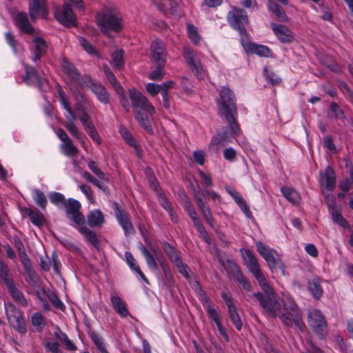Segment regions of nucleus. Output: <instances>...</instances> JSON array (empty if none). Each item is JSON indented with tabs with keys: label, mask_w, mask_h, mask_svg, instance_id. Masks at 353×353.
Returning <instances> with one entry per match:
<instances>
[{
	"label": "nucleus",
	"mask_w": 353,
	"mask_h": 353,
	"mask_svg": "<svg viewBox=\"0 0 353 353\" xmlns=\"http://www.w3.org/2000/svg\"><path fill=\"white\" fill-rule=\"evenodd\" d=\"M266 263L273 274H285V265L276 251L266 248Z\"/></svg>",
	"instance_id": "15"
},
{
	"label": "nucleus",
	"mask_w": 353,
	"mask_h": 353,
	"mask_svg": "<svg viewBox=\"0 0 353 353\" xmlns=\"http://www.w3.org/2000/svg\"><path fill=\"white\" fill-rule=\"evenodd\" d=\"M103 71L108 81L112 84L115 90L119 94L123 91L120 83L117 80L113 72L110 70L107 65H103Z\"/></svg>",
	"instance_id": "39"
},
{
	"label": "nucleus",
	"mask_w": 353,
	"mask_h": 353,
	"mask_svg": "<svg viewBox=\"0 0 353 353\" xmlns=\"http://www.w3.org/2000/svg\"><path fill=\"white\" fill-rule=\"evenodd\" d=\"M129 97L134 109L140 108L150 114L155 113V109L152 103L140 92L134 89L130 90Z\"/></svg>",
	"instance_id": "11"
},
{
	"label": "nucleus",
	"mask_w": 353,
	"mask_h": 353,
	"mask_svg": "<svg viewBox=\"0 0 353 353\" xmlns=\"http://www.w3.org/2000/svg\"><path fill=\"white\" fill-rule=\"evenodd\" d=\"M332 216L334 223L339 224L343 228H347L349 226L348 222L338 211L334 210L332 211Z\"/></svg>",
	"instance_id": "57"
},
{
	"label": "nucleus",
	"mask_w": 353,
	"mask_h": 353,
	"mask_svg": "<svg viewBox=\"0 0 353 353\" xmlns=\"http://www.w3.org/2000/svg\"><path fill=\"white\" fill-rule=\"evenodd\" d=\"M186 26L187 33L189 39L192 41V42L194 44L197 45L201 40V37L199 34L197 28L194 25L188 23L186 24Z\"/></svg>",
	"instance_id": "48"
},
{
	"label": "nucleus",
	"mask_w": 353,
	"mask_h": 353,
	"mask_svg": "<svg viewBox=\"0 0 353 353\" xmlns=\"http://www.w3.org/2000/svg\"><path fill=\"white\" fill-rule=\"evenodd\" d=\"M83 128L94 142L98 145L101 143V139L93 123H90V124L86 125H85Z\"/></svg>",
	"instance_id": "46"
},
{
	"label": "nucleus",
	"mask_w": 353,
	"mask_h": 353,
	"mask_svg": "<svg viewBox=\"0 0 353 353\" xmlns=\"http://www.w3.org/2000/svg\"><path fill=\"white\" fill-rule=\"evenodd\" d=\"M325 188L330 191H332L335 188L336 178L334 170L328 166L325 169Z\"/></svg>",
	"instance_id": "42"
},
{
	"label": "nucleus",
	"mask_w": 353,
	"mask_h": 353,
	"mask_svg": "<svg viewBox=\"0 0 353 353\" xmlns=\"http://www.w3.org/2000/svg\"><path fill=\"white\" fill-rule=\"evenodd\" d=\"M230 268L234 281L241 285L245 290L250 291L251 290L250 283L245 277L237 264L232 263Z\"/></svg>",
	"instance_id": "28"
},
{
	"label": "nucleus",
	"mask_w": 353,
	"mask_h": 353,
	"mask_svg": "<svg viewBox=\"0 0 353 353\" xmlns=\"http://www.w3.org/2000/svg\"><path fill=\"white\" fill-rule=\"evenodd\" d=\"M80 226L79 229V232L85 236L88 241L94 247H97L99 245V240L96 233L83 225Z\"/></svg>",
	"instance_id": "36"
},
{
	"label": "nucleus",
	"mask_w": 353,
	"mask_h": 353,
	"mask_svg": "<svg viewBox=\"0 0 353 353\" xmlns=\"http://www.w3.org/2000/svg\"><path fill=\"white\" fill-rule=\"evenodd\" d=\"M59 101L62 107L66 110L68 114L65 115L66 121L64 123H76L77 117L70 106L68 97L64 91L59 88L58 90Z\"/></svg>",
	"instance_id": "24"
},
{
	"label": "nucleus",
	"mask_w": 353,
	"mask_h": 353,
	"mask_svg": "<svg viewBox=\"0 0 353 353\" xmlns=\"http://www.w3.org/2000/svg\"><path fill=\"white\" fill-rule=\"evenodd\" d=\"M124 51L122 49H117L112 53L110 64L117 70H121L124 66Z\"/></svg>",
	"instance_id": "35"
},
{
	"label": "nucleus",
	"mask_w": 353,
	"mask_h": 353,
	"mask_svg": "<svg viewBox=\"0 0 353 353\" xmlns=\"http://www.w3.org/2000/svg\"><path fill=\"white\" fill-rule=\"evenodd\" d=\"M208 316L214 321V322L216 324L221 322L220 321V314L219 312L213 308L212 305H208L207 309H205Z\"/></svg>",
	"instance_id": "62"
},
{
	"label": "nucleus",
	"mask_w": 353,
	"mask_h": 353,
	"mask_svg": "<svg viewBox=\"0 0 353 353\" xmlns=\"http://www.w3.org/2000/svg\"><path fill=\"white\" fill-rule=\"evenodd\" d=\"M79 188L85 194L87 199L90 203L94 204L95 203V199L93 195V192L91 188L87 184H81L79 185Z\"/></svg>",
	"instance_id": "54"
},
{
	"label": "nucleus",
	"mask_w": 353,
	"mask_h": 353,
	"mask_svg": "<svg viewBox=\"0 0 353 353\" xmlns=\"http://www.w3.org/2000/svg\"><path fill=\"white\" fill-rule=\"evenodd\" d=\"M90 337L92 342L101 353H108L103 344V339L98 334L92 332L90 334Z\"/></svg>",
	"instance_id": "51"
},
{
	"label": "nucleus",
	"mask_w": 353,
	"mask_h": 353,
	"mask_svg": "<svg viewBox=\"0 0 353 353\" xmlns=\"http://www.w3.org/2000/svg\"><path fill=\"white\" fill-rule=\"evenodd\" d=\"M183 54L191 70L196 77H201L203 73V67L194 50L190 47H184Z\"/></svg>",
	"instance_id": "13"
},
{
	"label": "nucleus",
	"mask_w": 353,
	"mask_h": 353,
	"mask_svg": "<svg viewBox=\"0 0 353 353\" xmlns=\"http://www.w3.org/2000/svg\"><path fill=\"white\" fill-rule=\"evenodd\" d=\"M9 271L7 264L0 259V279L3 281L6 286L14 283L13 279L9 276Z\"/></svg>",
	"instance_id": "44"
},
{
	"label": "nucleus",
	"mask_w": 353,
	"mask_h": 353,
	"mask_svg": "<svg viewBox=\"0 0 353 353\" xmlns=\"http://www.w3.org/2000/svg\"><path fill=\"white\" fill-rule=\"evenodd\" d=\"M33 45L31 48L32 52V60L36 62L43 57L47 52V44L44 39L34 35L32 39Z\"/></svg>",
	"instance_id": "22"
},
{
	"label": "nucleus",
	"mask_w": 353,
	"mask_h": 353,
	"mask_svg": "<svg viewBox=\"0 0 353 353\" xmlns=\"http://www.w3.org/2000/svg\"><path fill=\"white\" fill-rule=\"evenodd\" d=\"M221 296L227 305L229 317L231 321L236 330H241L243 326V323L237 312L236 307L234 305L232 297L226 292H221Z\"/></svg>",
	"instance_id": "14"
},
{
	"label": "nucleus",
	"mask_w": 353,
	"mask_h": 353,
	"mask_svg": "<svg viewBox=\"0 0 353 353\" xmlns=\"http://www.w3.org/2000/svg\"><path fill=\"white\" fill-rule=\"evenodd\" d=\"M90 83V89L92 92L97 96L98 100L104 104H107L110 101V96L104 86L100 83L93 82Z\"/></svg>",
	"instance_id": "29"
},
{
	"label": "nucleus",
	"mask_w": 353,
	"mask_h": 353,
	"mask_svg": "<svg viewBox=\"0 0 353 353\" xmlns=\"http://www.w3.org/2000/svg\"><path fill=\"white\" fill-rule=\"evenodd\" d=\"M309 325L320 339H324L327 332V325L325 318L319 310H314L309 314Z\"/></svg>",
	"instance_id": "9"
},
{
	"label": "nucleus",
	"mask_w": 353,
	"mask_h": 353,
	"mask_svg": "<svg viewBox=\"0 0 353 353\" xmlns=\"http://www.w3.org/2000/svg\"><path fill=\"white\" fill-rule=\"evenodd\" d=\"M241 43L247 53L255 54L260 57L265 56V46L251 42L248 34L241 38Z\"/></svg>",
	"instance_id": "25"
},
{
	"label": "nucleus",
	"mask_w": 353,
	"mask_h": 353,
	"mask_svg": "<svg viewBox=\"0 0 353 353\" xmlns=\"http://www.w3.org/2000/svg\"><path fill=\"white\" fill-rule=\"evenodd\" d=\"M23 212L30 218L34 225L37 226L43 225L44 216L37 210L31 208H24Z\"/></svg>",
	"instance_id": "33"
},
{
	"label": "nucleus",
	"mask_w": 353,
	"mask_h": 353,
	"mask_svg": "<svg viewBox=\"0 0 353 353\" xmlns=\"http://www.w3.org/2000/svg\"><path fill=\"white\" fill-rule=\"evenodd\" d=\"M139 250L144 256L146 261V263L148 265V267L153 270H157L158 269V266L154 259V256L149 252V250L143 245H141L139 246Z\"/></svg>",
	"instance_id": "40"
},
{
	"label": "nucleus",
	"mask_w": 353,
	"mask_h": 353,
	"mask_svg": "<svg viewBox=\"0 0 353 353\" xmlns=\"http://www.w3.org/2000/svg\"><path fill=\"white\" fill-rule=\"evenodd\" d=\"M49 199L50 202L54 205L61 203L64 206L65 203L67 202V200L65 199L64 195L59 192H51L49 194Z\"/></svg>",
	"instance_id": "52"
},
{
	"label": "nucleus",
	"mask_w": 353,
	"mask_h": 353,
	"mask_svg": "<svg viewBox=\"0 0 353 353\" xmlns=\"http://www.w3.org/2000/svg\"><path fill=\"white\" fill-rule=\"evenodd\" d=\"M152 57L157 65H165L166 61V53L163 43L156 40L151 44Z\"/></svg>",
	"instance_id": "21"
},
{
	"label": "nucleus",
	"mask_w": 353,
	"mask_h": 353,
	"mask_svg": "<svg viewBox=\"0 0 353 353\" xmlns=\"http://www.w3.org/2000/svg\"><path fill=\"white\" fill-rule=\"evenodd\" d=\"M111 304L116 312L121 317H126L130 315L125 303L115 292L110 295Z\"/></svg>",
	"instance_id": "26"
},
{
	"label": "nucleus",
	"mask_w": 353,
	"mask_h": 353,
	"mask_svg": "<svg viewBox=\"0 0 353 353\" xmlns=\"http://www.w3.org/2000/svg\"><path fill=\"white\" fill-rule=\"evenodd\" d=\"M63 72L67 76L69 81L74 83H81V74L76 67L67 59L63 58L61 61Z\"/></svg>",
	"instance_id": "23"
},
{
	"label": "nucleus",
	"mask_w": 353,
	"mask_h": 353,
	"mask_svg": "<svg viewBox=\"0 0 353 353\" xmlns=\"http://www.w3.org/2000/svg\"><path fill=\"white\" fill-rule=\"evenodd\" d=\"M6 287L12 299L16 303L24 307L28 306V301L26 299L23 292L18 288L14 282Z\"/></svg>",
	"instance_id": "27"
},
{
	"label": "nucleus",
	"mask_w": 353,
	"mask_h": 353,
	"mask_svg": "<svg viewBox=\"0 0 353 353\" xmlns=\"http://www.w3.org/2000/svg\"><path fill=\"white\" fill-rule=\"evenodd\" d=\"M64 208L67 217L78 225L85 224V216L80 212L81 205L79 201L74 199H68Z\"/></svg>",
	"instance_id": "8"
},
{
	"label": "nucleus",
	"mask_w": 353,
	"mask_h": 353,
	"mask_svg": "<svg viewBox=\"0 0 353 353\" xmlns=\"http://www.w3.org/2000/svg\"><path fill=\"white\" fill-rule=\"evenodd\" d=\"M63 125L67 129V130L71 134V135L74 138L79 141V142L83 146L85 144V140L86 137L83 133H81L79 130L77 126L76 125V123H64Z\"/></svg>",
	"instance_id": "38"
},
{
	"label": "nucleus",
	"mask_w": 353,
	"mask_h": 353,
	"mask_svg": "<svg viewBox=\"0 0 353 353\" xmlns=\"http://www.w3.org/2000/svg\"><path fill=\"white\" fill-rule=\"evenodd\" d=\"M88 166L89 169L99 177V179L105 182L109 181V178L100 170L97 162L90 161L88 162Z\"/></svg>",
	"instance_id": "49"
},
{
	"label": "nucleus",
	"mask_w": 353,
	"mask_h": 353,
	"mask_svg": "<svg viewBox=\"0 0 353 353\" xmlns=\"http://www.w3.org/2000/svg\"><path fill=\"white\" fill-rule=\"evenodd\" d=\"M195 228L197 230V231L199 232L201 236L203 238L204 241L207 244L210 245L211 243V239H210L208 232L206 231L205 228L203 225L202 223L201 222L200 223L196 224L195 225Z\"/></svg>",
	"instance_id": "60"
},
{
	"label": "nucleus",
	"mask_w": 353,
	"mask_h": 353,
	"mask_svg": "<svg viewBox=\"0 0 353 353\" xmlns=\"http://www.w3.org/2000/svg\"><path fill=\"white\" fill-rule=\"evenodd\" d=\"M14 24L20 32L32 36L35 34V30L29 22L27 13L18 12L14 17Z\"/></svg>",
	"instance_id": "20"
},
{
	"label": "nucleus",
	"mask_w": 353,
	"mask_h": 353,
	"mask_svg": "<svg viewBox=\"0 0 353 353\" xmlns=\"http://www.w3.org/2000/svg\"><path fill=\"white\" fill-rule=\"evenodd\" d=\"M87 220L90 227H101L105 222V217L100 210L96 209L89 212Z\"/></svg>",
	"instance_id": "30"
},
{
	"label": "nucleus",
	"mask_w": 353,
	"mask_h": 353,
	"mask_svg": "<svg viewBox=\"0 0 353 353\" xmlns=\"http://www.w3.org/2000/svg\"><path fill=\"white\" fill-rule=\"evenodd\" d=\"M55 19L65 27L76 26V17L70 6L65 3L63 6H57L54 11Z\"/></svg>",
	"instance_id": "10"
},
{
	"label": "nucleus",
	"mask_w": 353,
	"mask_h": 353,
	"mask_svg": "<svg viewBox=\"0 0 353 353\" xmlns=\"http://www.w3.org/2000/svg\"><path fill=\"white\" fill-rule=\"evenodd\" d=\"M230 26L236 30L242 38L248 34L245 26L248 24L249 19L246 12L239 8H233L227 16Z\"/></svg>",
	"instance_id": "5"
},
{
	"label": "nucleus",
	"mask_w": 353,
	"mask_h": 353,
	"mask_svg": "<svg viewBox=\"0 0 353 353\" xmlns=\"http://www.w3.org/2000/svg\"><path fill=\"white\" fill-rule=\"evenodd\" d=\"M78 40L81 46L90 54H95L96 50L92 44L82 37H79Z\"/></svg>",
	"instance_id": "56"
},
{
	"label": "nucleus",
	"mask_w": 353,
	"mask_h": 353,
	"mask_svg": "<svg viewBox=\"0 0 353 353\" xmlns=\"http://www.w3.org/2000/svg\"><path fill=\"white\" fill-rule=\"evenodd\" d=\"M114 215L125 234H134V228L129 219L128 214L122 210L118 203H114Z\"/></svg>",
	"instance_id": "18"
},
{
	"label": "nucleus",
	"mask_w": 353,
	"mask_h": 353,
	"mask_svg": "<svg viewBox=\"0 0 353 353\" xmlns=\"http://www.w3.org/2000/svg\"><path fill=\"white\" fill-rule=\"evenodd\" d=\"M25 68V75L23 77V81L28 85H32L37 79H38L39 75L32 66L27 64H23Z\"/></svg>",
	"instance_id": "37"
},
{
	"label": "nucleus",
	"mask_w": 353,
	"mask_h": 353,
	"mask_svg": "<svg viewBox=\"0 0 353 353\" xmlns=\"http://www.w3.org/2000/svg\"><path fill=\"white\" fill-rule=\"evenodd\" d=\"M270 27L279 41L282 43H291L294 37L292 30L286 26L271 23Z\"/></svg>",
	"instance_id": "17"
},
{
	"label": "nucleus",
	"mask_w": 353,
	"mask_h": 353,
	"mask_svg": "<svg viewBox=\"0 0 353 353\" xmlns=\"http://www.w3.org/2000/svg\"><path fill=\"white\" fill-rule=\"evenodd\" d=\"M228 137L226 132H223L222 134H218L217 136L212 137L211 140V143L212 145H224L225 143L228 142Z\"/></svg>",
	"instance_id": "55"
},
{
	"label": "nucleus",
	"mask_w": 353,
	"mask_h": 353,
	"mask_svg": "<svg viewBox=\"0 0 353 353\" xmlns=\"http://www.w3.org/2000/svg\"><path fill=\"white\" fill-rule=\"evenodd\" d=\"M201 189H194L193 190V196L196 203L197 207L201 211L203 216L205 218L206 222L212 227H214L215 221L211 213L209 205L203 201L202 196L200 195Z\"/></svg>",
	"instance_id": "16"
},
{
	"label": "nucleus",
	"mask_w": 353,
	"mask_h": 353,
	"mask_svg": "<svg viewBox=\"0 0 353 353\" xmlns=\"http://www.w3.org/2000/svg\"><path fill=\"white\" fill-rule=\"evenodd\" d=\"M58 138L61 141L60 148L62 153L68 157H73L78 154L79 150L73 143L72 140L62 128H58L55 132Z\"/></svg>",
	"instance_id": "12"
},
{
	"label": "nucleus",
	"mask_w": 353,
	"mask_h": 353,
	"mask_svg": "<svg viewBox=\"0 0 353 353\" xmlns=\"http://www.w3.org/2000/svg\"><path fill=\"white\" fill-rule=\"evenodd\" d=\"M307 288L316 299L319 300L322 296L323 291L319 278H314L312 281H309Z\"/></svg>",
	"instance_id": "34"
},
{
	"label": "nucleus",
	"mask_w": 353,
	"mask_h": 353,
	"mask_svg": "<svg viewBox=\"0 0 353 353\" xmlns=\"http://www.w3.org/2000/svg\"><path fill=\"white\" fill-rule=\"evenodd\" d=\"M268 7L269 10L272 12L274 15L280 22H288L289 18L287 16L284 9L278 3L273 1H269Z\"/></svg>",
	"instance_id": "32"
},
{
	"label": "nucleus",
	"mask_w": 353,
	"mask_h": 353,
	"mask_svg": "<svg viewBox=\"0 0 353 353\" xmlns=\"http://www.w3.org/2000/svg\"><path fill=\"white\" fill-rule=\"evenodd\" d=\"M125 257L128 265L130 267L131 269H132L134 272L136 270H139V265H138L136 259L131 252H125Z\"/></svg>",
	"instance_id": "59"
},
{
	"label": "nucleus",
	"mask_w": 353,
	"mask_h": 353,
	"mask_svg": "<svg viewBox=\"0 0 353 353\" xmlns=\"http://www.w3.org/2000/svg\"><path fill=\"white\" fill-rule=\"evenodd\" d=\"M330 110L334 113L336 119H343L345 118L343 111L336 103L332 102L330 103Z\"/></svg>",
	"instance_id": "61"
},
{
	"label": "nucleus",
	"mask_w": 353,
	"mask_h": 353,
	"mask_svg": "<svg viewBox=\"0 0 353 353\" xmlns=\"http://www.w3.org/2000/svg\"><path fill=\"white\" fill-rule=\"evenodd\" d=\"M32 196L36 204L41 208V210H45L46 209L48 201L44 193L39 189H34L33 190Z\"/></svg>",
	"instance_id": "45"
},
{
	"label": "nucleus",
	"mask_w": 353,
	"mask_h": 353,
	"mask_svg": "<svg viewBox=\"0 0 353 353\" xmlns=\"http://www.w3.org/2000/svg\"><path fill=\"white\" fill-rule=\"evenodd\" d=\"M281 192L284 196L292 203L295 204L298 202L299 196L294 189L284 187L281 188Z\"/></svg>",
	"instance_id": "50"
},
{
	"label": "nucleus",
	"mask_w": 353,
	"mask_h": 353,
	"mask_svg": "<svg viewBox=\"0 0 353 353\" xmlns=\"http://www.w3.org/2000/svg\"><path fill=\"white\" fill-rule=\"evenodd\" d=\"M286 302L281 299L266 282V315L277 317L283 311Z\"/></svg>",
	"instance_id": "4"
},
{
	"label": "nucleus",
	"mask_w": 353,
	"mask_h": 353,
	"mask_svg": "<svg viewBox=\"0 0 353 353\" xmlns=\"http://www.w3.org/2000/svg\"><path fill=\"white\" fill-rule=\"evenodd\" d=\"M154 253L157 260H158L160 263V265L161 266L162 270L163 271L165 278L167 279L168 282H172L173 279L170 274V268L168 265L164 262L162 253L160 251L157 250H154Z\"/></svg>",
	"instance_id": "43"
},
{
	"label": "nucleus",
	"mask_w": 353,
	"mask_h": 353,
	"mask_svg": "<svg viewBox=\"0 0 353 353\" xmlns=\"http://www.w3.org/2000/svg\"><path fill=\"white\" fill-rule=\"evenodd\" d=\"M135 118L137 121L139 122L140 125L148 131L149 133H152V128L151 127L150 121L146 114L141 113L140 112H137L135 114Z\"/></svg>",
	"instance_id": "47"
},
{
	"label": "nucleus",
	"mask_w": 353,
	"mask_h": 353,
	"mask_svg": "<svg viewBox=\"0 0 353 353\" xmlns=\"http://www.w3.org/2000/svg\"><path fill=\"white\" fill-rule=\"evenodd\" d=\"M96 22L103 33L112 30L120 32L122 30V17L119 10L114 6H105L96 15Z\"/></svg>",
	"instance_id": "2"
},
{
	"label": "nucleus",
	"mask_w": 353,
	"mask_h": 353,
	"mask_svg": "<svg viewBox=\"0 0 353 353\" xmlns=\"http://www.w3.org/2000/svg\"><path fill=\"white\" fill-rule=\"evenodd\" d=\"M216 103L221 114L228 123L231 133L235 136L239 135L241 129L236 121L237 110L233 91L227 87H222Z\"/></svg>",
	"instance_id": "1"
},
{
	"label": "nucleus",
	"mask_w": 353,
	"mask_h": 353,
	"mask_svg": "<svg viewBox=\"0 0 353 353\" xmlns=\"http://www.w3.org/2000/svg\"><path fill=\"white\" fill-rule=\"evenodd\" d=\"M49 301L52 303V304L57 309H59L62 311L65 310V305L63 302L59 299L57 295L54 293H50L48 295Z\"/></svg>",
	"instance_id": "58"
},
{
	"label": "nucleus",
	"mask_w": 353,
	"mask_h": 353,
	"mask_svg": "<svg viewBox=\"0 0 353 353\" xmlns=\"http://www.w3.org/2000/svg\"><path fill=\"white\" fill-rule=\"evenodd\" d=\"M277 317H279L283 325L288 327L294 325L301 331H303L305 328L302 312L297 304L292 299L287 301L283 311Z\"/></svg>",
	"instance_id": "3"
},
{
	"label": "nucleus",
	"mask_w": 353,
	"mask_h": 353,
	"mask_svg": "<svg viewBox=\"0 0 353 353\" xmlns=\"http://www.w3.org/2000/svg\"><path fill=\"white\" fill-rule=\"evenodd\" d=\"M29 14L31 20L34 22L40 14L43 18H46L48 10L46 0H31L29 3Z\"/></svg>",
	"instance_id": "19"
},
{
	"label": "nucleus",
	"mask_w": 353,
	"mask_h": 353,
	"mask_svg": "<svg viewBox=\"0 0 353 353\" xmlns=\"http://www.w3.org/2000/svg\"><path fill=\"white\" fill-rule=\"evenodd\" d=\"M160 84H155L153 83H149L146 85V90L152 95L156 96L161 90Z\"/></svg>",
	"instance_id": "64"
},
{
	"label": "nucleus",
	"mask_w": 353,
	"mask_h": 353,
	"mask_svg": "<svg viewBox=\"0 0 353 353\" xmlns=\"http://www.w3.org/2000/svg\"><path fill=\"white\" fill-rule=\"evenodd\" d=\"M5 308L10 325L20 333H25L26 332V323L21 312L12 303L5 304Z\"/></svg>",
	"instance_id": "6"
},
{
	"label": "nucleus",
	"mask_w": 353,
	"mask_h": 353,
	"mask_svg": "<svg viewBox=\"0 0 353 353\" xmlns=\"http://www.w3.org/2000/svg\"><path fill=\"white\" fill-rule=\"evenodd\" d=\"M266 79L272 86L279 85L282 82L281 78L274 73H271L270 74H266Z\"/></svg>",
	"instance_id": "63"
},
{
	"label": "nucleus",
	"mask_w": 353,
	"mask_h": 353,
	"mask_svg": "<svg viewBox=\"0 0 353 353\" xmlns=\"http://www.w3.org/2000/svg\"><path fill=\"white\" fill-rule=\"evenodd\" d=\"M163 67L164 65H157V68L150 73L148 76L149 79L154 81L161 80L165 74Z\"/></svg>",
	"instance_id": "53"
},
{
	"label": "nucleus",
	"mask_w": 353,
	"mask_h": 353,
	"mask_svg": "<svg viewBox=\"0 0 353 353\" xmlns=\"http://www.w3.org/2000/svg\"><path fill=\"white\" fill-rule=\"evenodd\" d=\"M227 191L235 201L245 215L247 217L250 218L252 216V213L241 195L238 192L232 189H228Z\"/></svg>",
	"instance_id": "31"
},
{
	"label": "nucleus",
	"mask_w": 353,
	"mask_h": 353,
	"mask_svg": "<svg viewBox=\"0 0 353 353\" xmlns=\"http://www.w3.org/2000/svg\"><path fill=\"white\" fill-rule=\"evenodd\" d=\"M31 323L38 332H41L46 326L44 316L40 312H35L31 317Z\"/></svg>",
	"instance_id": "41"
},
{
	"label": "nucleus",
	"mask_w": 353,
	"mask_h": 353,
	"mask_svg": "<svg viewBox=\"0 0 353 353\" xmlns=\"http://www.w3.org/2000/svg\"><path fill=\"white\" fill-rule=\"evenodd\" d=\"M241 253L243 259V264L247 267L249 271L254 275V276L259 281L260 285L263 289L265 283L260 280L261 278V271L260 270L259 264L254 254L249 250L241 249Z\"/></svg>",
	"instance_id": "7"
}]
</instances>
